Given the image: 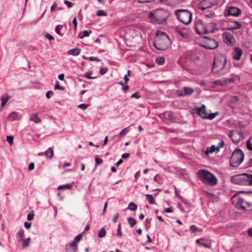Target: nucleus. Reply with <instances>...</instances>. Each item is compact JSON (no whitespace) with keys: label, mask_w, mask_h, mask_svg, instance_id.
<instances>
[{"label":"nucleus","mask_w":252,"mask_h":252,"mask_svg":"<svg viewBox=\"0 0 252 252\" xmlns=\"http://www.w3.org/2000/svg\"><path fill=\"white\" fill-rule=\"evenodd\" d=\"M215 26L214 23H209L204 26L201 24H199L196 26V30L198 34H203L209 32H213Z\"/></svg>","instance_id":"1a4fd4ad"},{"label":"nucleus","mask_w":252,"mask_h":252,"mask_svg":"<svg viewBox=\"0 0 252 252\" xmlns=\"http://www.w3.org/2000/svg\"><path fill=\"white\" fill-rule=\"evenodd\" d=\"M242 54V51L241 49L237 48L234 49L233 54V57L235 60H239Z\"/></svg>","instance_id":"6ab92c4d"},{"label":"nucleus","mask_w":252,"mask_h":252,"mask_svg":"<svg viewBox=\"0 0 252 252\" xmlns=\"http://www.w3.org/2000/svg\"><path fill=\"white\" fill-rule=\"evenodd\" d=\"M193 92V89L190 87H185L182 89L178 90L177 93L178 96H185L191 94Z\"/></svg>","instance_id":"2eb2a0df"},{"label":"nucleus","mask_w":252,"mask_h":252,"mask_svg":"<svg viewBox=\"0 0 252 252\" xmlns=\"http://www.w3.org/2000/svg\"><path fill=\"white\" fill-rule=\"evenodd\" d=\"M62 27H63L62 26L58 25L56 28V32L57 33L60 35H63V34L61 32Z\"/></svg>","instance_id":"a19ab883"},{"label":"nucleus","mask_w":252,"mask_h":252,"mask_svg":"<svg viewBox=\"0 0 252 252\" xmlns=\"http://www.w3.org/2000/svg\"><path fill=\"white\" fill-rule=\"evenodd\" d=\"M45 36L50 41L53 40L54 39V37L52 35H51L50 34H49V33H47Z\"/></svg>","instance_id":"bf43d9fd"},{"label":"nucleus","mask_w":252,"mask_h":252,"mask_svg":"<svg viewBox=\"0 0 252 252\" xmlns=\"http://www.w3.org/2000/svg\"><path fill=\"white\" fill-rule=\"evenodd\" d=\"M72 186L69 184L64 185H62L60 186L58 188V190H62V189H69L71 188Z\"/></svg>","instance_id":"473e14b6"},{"label":"nucleus","mask_w":252,"mask_h":252,"mask_svg":"<svg viewBox=\"0 0 252 252\" xmlns=\"http://www.w3.org/2000/svg\"><path fill=\"white\" fill-rule=\"evenodd\" d=\"M175 14L178 19L183 23L188 25L192 19V14L188 10L178 9L176 11Z\"/></svg>","instance_id":"39448f33"},{"label":"nucleus","mask_w":252,"mask_h":252,"mask_svg":"<svg viewBox=\"0 0 252 252\" xmlns=\"http://www.w3.org/2000/svg\"><path fill=\"white\" fill-rule=\"evenodd\" d=\"M231 181L234 184L246 185V174L234 175L231 177Z\"/></svg>","instance_id":"9b49d317"},{"label":"nucleus","mask_w":252,"mask_h":252,"mask_svg":"<svg viewBox=\"0 0 252 252\" xmlns=\"http://www.w3.org/2000/svg\"><path fill=\"white\" fill-rule=\"evenodd\" d=\"M170 40L168 36L164 32L157 31L154 41V47L158 50L166 49L169 44Z\"/></svg>","instance_id":"f257e3e1"},{"label":"nucleus","mask_w":252,"mask_h":252,"mask_svg":"<svg viewBox=\"0 0 252 252\" xmlns=\"http://www.w3.org/2000/svg\"><path fill=\"white\" fill-rule=\"evenodd\" d=\"M54 155L53 150L51 148H49L45 153V156L47 158H52Z\"/></svg>","instance_id":"bb28decb"},{"label":"nucleus","mask_w":252,"mask_h":252,"mask_svg":"<svg viewBox=\"0 0 252 252\" xmlns=\"http://www.w3.org/2000/svg\"><path fill=\"white\" fill-rule=\"evenodd\" d=\"M34 215L32 214H29L28 215L27 219L28 220H32L33 219Z\"/></svg>","instance_id":"13d9d810"},{"label":"nucleus","mask_w":252,"mask_h":252,"mask_svg":"<svg viewBox=\"0 0 252 252\" xmlns=\"http://www.w3.org/2000/svg\"><path fill=\"white\" fill-rule=\"evenodd\" d=\"M92 31L90 30L89 32L88 31H84L83 35L80 37L81 38H83L85 37L89 36L90 33H92Z\"/></svg>","instance_id":"37998d69"},{"label":"nucleus","mask_w":252,"mask_h":252,"mask_svg":"<svg viewBox=\"0 0 252 252\" xmlns=\"http://www.w3.org/2000/svg\"><path fill=\"white\" fill-rule=\"evenodd\" d=\"M196 243L200 244L206 248H210L211 247V244L208 242H205V240L203 239L196 240Z\"/></svg>","instance_id":"412c9836"},{"label":"nucleus","mask_w":252,"mask_h":252,"mask_svg":"<svg viewBox=\"0 0 252 252\" xmlns=\"http://www.w3.org/2000/svg\"><path fill=\"white\" fill-rule=\"evenodd\" d=\"M20 119V116L16 112H13L10 113L7 117V120L9 121H13L14 120H18Z\"/></svg>","instance_id":"aec40b11"},{"label":"nucleus","mask_w":252,"mask_h":252,"mask_svg":"<svg viewBox=\"0 0 252 252\" xmlns=\"http://www.w3.org/2000/svg\"><path fill=\"white\" fill-rule=\"evenodd\" d=\"M95 162L97 164H100L102 163L103 161L101 158H95Z\"/></svg>","instance_id":"4d7b16f0"},{"label":"nucleus","mask_w":252,"mask_h":252,"mask_svg":"<svg viewBox=\"0 0 252 252\" xmlns=\"http://www.w3.org/2000/svg\"><path fill=\"white\" fill-rule=\"evenodd\" d=\"M197 114L203 119L213 120L218 115V112L208 114L207 112L205 105H202L200 108L197 107L196 109Z\"/></svg>","instance_id":"6e6552de"},{"label":"nucleus","mask_w":252,"mask_h":252,"mask_svg":"<svg viewBox=\"0 0 252 252\" xmlns=\"http://www.w3.org/2000/svg\"><path fill=\"white\" fill-rule=\"evenodd\" d=\"M247 148L250 151H252V137L247 141Z\"/></svg>","instance_id":"c9c22d12"},{"label":"nucleus","mask_w":252,"mask_h":252,"mask_svg":"<svg viewBox=\"0 0 252 252\" xmlns=\"http://www.w3.org/2000/svg\"><path fill=\"white\" fill-rule=\"evenodd\" d=\"M219 151V147H216L215 145H212L210 147H208L206 149L205 153L206 155H208L210 153H212L214 152H218Z\"/></svg>","instance_id":"4be33fe9"},{"label":"nucleus","mask_w":252,"mask_h":252,"mask_svg":"<svg viewBox=\"0 0 252 252\" xmlns=\"http://www.w3.org/2000/svg\"><path fill=\"white\" fill-rule=\"evenodd\" d=\"M176 32L182 37L186 38L189 35V31L187 29L176 28Z\"/></svg>","instance_id":"f3484780"},{"label":"nucleus","mask_w":252,"mask_h":252,"mask_svg":"<svg viewBox=\"0 0 252 252\" xmlns=\"http://www.w3.org/2000/svg\"><path fill=\"white\" fill-rule=\"evenodd\" d=\"M107 71V68H103L100 70L99 73L101 75H104Z\"/></svg>","instance_id":"6e6d98bb"},{"label":"nucleus","mask_w":252,"mask_h":252,"mask_svg":"<svg viewBox=\"0 0 252 252\" xmlns=\"http://www.w3.org/2000/svg\"><path fill=\"white\" fill-rule=\"evenodd\" d=\"M72 23L74 26V28L75 29H76L77 28V19H76V17H75L73 19V21H72Z\"/></svg>","instance_id":"680f3d73"},{"label":"nucleus","mask_w":252,"mask_h":252,"mask_svg":"<svg viewBox=\"0 0 252 252\" xmlns=\"http://www.w3.org/2000/svg\"><path fill=\"white\" fill-rule=\"evenodd\" d=\"M119 214L118 213H117L115 215L114 218H113V222H116L117 220H118V218H119Z\"/></svg>","instance_id":"0e129e2a"},{"label":"nucleus","mask_w":252,"mask_h":252,"mask_svg":"<svg viewBox=\"0 0 252 252\" xmlns=\"http://www.w3.org/2000/svg\"><path fill=\"white\" fill-rule=\"evenodd\" d=\"M30 120L31 121H33L36 124H38L41 121L40 119L38 117L36 114L32 115L30 118Z\"/></svg>","instance_id":"c756f323"},{"label":"nucleus","mask_w":252,"mask_h":252,"mask_svg":"<svg viewBox=\"0 0 252 252\" xmlns=\"http://www.w3.org/2000/svg\"><path fill=\"white\" fill-rule=\"evenodd\" d=\"M78 243H75L74 241L69 244V246L72 250H73L74 252H76V250L77 249V245Z\"/></svg>","instance_id":"58836bf2"},{"label":"nucleus","mask_w":252,"mask_h":252,"mask_svg":"<svg viewBox=\"0 0 252 252\" xmlns=\"http://www.w3.org/2000/svg\"><path fill=\"white\" fill-rule=\"evenodd\" d=\"M31 240L30 238H28L26 239H23L22 240V248L25 249L30 246Z\"/></svg>","instance_id":"cd10ccee"},{"label":"nucleus","mask_w":252,"mask_h":252,"mask_svg":"<svg viewBox=\"0 0 252 252\" xmlns=\"http://www.w3.org/2000/svg\"><path fill=\"white\" fill-rule=\"evenodd\" d=\"M226 59L225 57H222L221 60L215 58L213 64L212 70L215 73H219L225 66Z\"/></svg>","instance_id":"0eeeda50"},{"label":"nucleus","mask_w":252,"mask_h":252,"mask_svg":"<svg viewBox=\"0 0 252 252\" xmlns=\"http://www.w3.org/2000/svg\"><path fill=\"white\" fill-rule=\"evenodd\" d=\"M82 238V234H79L74 239V241L78 243L79 242V241L81 240Z\"/></svg>","instance_id":"a18cd8bd"},{"label":"nucleus","mask_w":252,"mask_h":252,"mask_svg":"<svg viewBox=\"0 0 252 252\" xmlns=\"http://www.w3.org/2000/svg\"><path fill=\"white\" fill-rule=\"evenodd\" d=\"M239 98L237 96L231 95L229 97V101L231 103L235 105L239 104Z\"/></svg>","instance_id":"5701e85b"},{"label":"nucleus","mask_w":252,"mask_h":252,"mask_svg":"<svg viewBox=\"0 0 252 252\" xmlns=\"http://www.w3.org/2000/svg\"><path fill=\"white\" fill-rule=\"evenodd\" d=\"M246 186H252V174H246Z\"/></svg>","instance_id":"c85d7f7f"},{"label":"nucleus","mask_w":252,"mask_h":252,"mask_svg":"<svg viewBox=\"0 0 252 252\" xmlns=\"http://www.w3.org/2000/svg\"><path fill=\"white\" fill-rule=\"evenodd\" d=\"M117 236L119 237H122V231H121V224H119L118 225V230H117Z\"/></svg>","instance_id":"49530a36"},{"label":"nucleus","mask_w":252,"mask_h":252,"mask_svg":"<svg viewBox=\"0 0 252 252\" xmlns=\"http://www.w3.org/2000/svg\"><path fill=\"white\" fill-rule=\"evenodd\" d=\"M24 226L27 229H29L31 227V223L28 222H25L24 223Z\"/></svg>","instance_id":"052dcab7"},{"label":"nucleus","mask_w":252,"mask_h":252,"mask_svg":"<svg viewBox=\"0 0 252 252\" xmlns=\"http://www.w3.org/2000/svg\"><path fill=\"white\" fill-rule=\"evenodd\" d=\"M64 3L67 5L68 8H71L73 6V4L67 0H64Z\"/></svg>","instance_id":"3c124183"},{"label":"nucleus","mask_w":252,"mask_h":252,"mask_svg":"<svg viewBox=\"0 0 252 252\" xmlns=\"http://www.w3.org/2000/svg\"><path fill=\"white\" fill-rule=\"evenodd\" d=\"M96 15L98 16H106L107 13L102 10H99L96 12Z\"/></svg>","instance_id":"79ce46f5"},{"label":"nucleus","mask_w":252,"mask_h":252,"mask_svg":"<svg viewBox=\"0 0 252 252\" xmlns=\"http://www.w3.org/2000/svg\"><path fill=\"white\" fill-rule=\"evenodd\" d=\"M241 11L240 9L236 7L230 6L225 9L224 15L225 16H233L238 17L240 15Z\"/></svg>","instance_id":"f8f14e48"},{"label":"nucleus","mask_w":252,"mask_h":252,"mask_svg":"<svg viewBox=\"0 0 252 252\" xmlns=\"http://www.w3.org/2000/svg\"><path fill=\"white\" fill-rule=\"evenodd\" d=\"M232 202L238 209L243 210L252 209L251 206L248 204V198H244L239 195H234L232 197Z\"/></svg>","instance_id":"20e7f679"},{"label":"nucleus","mask_w":252,"mask_h":252,"mask_svg":"<svg viewBox=\"0 0 252 252\" xmlns=\"http://www.w3.org/2000/svg\"><path fill=\"white\" fill-rule=\"evenodd\" d=\"M80 52H81V50L80 49L74 48V49H70L68 51V53L70 55L77 56V55H79V54L80 53Z\"/></svg>","instance_id":"393cba45"},{"label":"nucleus","mask_w":252,"mask_h":252,"mask_svg":"<svg viewBox=\"0 0 252 252\" xmlns=\"http://www.w3.org/2000/svg\"><path fill=\"white\" fill-rule=\"evenodd\" d=\"M183 0H159V2L167 5L177 4L182 2Z\"/></svg>","instance_id":"a211bd4d"},{"label":"nucleus","mask_w":252,"mask_h":252,"mask_svg":"<svg viewBox=\"0 0 252 252\" xmlns=\"http://www.w3.org/2000/svg\"><path fill=\"white\" fill-rule=\"evenodd\" d=\"M88 107V105L87 104H81L80 105H78V107L80 109H82L83 110H85Z\"/></svg>","instance_id":"09e8293b"},{"label":"nucleus","mask_w":252,"mask_h":252,"mask_svg":"<svg viewBox=\"0 0 252 252\" xmlns=\"http://www.w3.org/2000/svg\"><path fill=\"white\" fill-rule=\"evenodd\" d=\"M131 98H139L140 97V96L138 95V94L137 93H135L131 95Z\"/></svg>","instance_id":"e2e57ef3"},{"label":"nucleus","mask_w":252,"mask_h":252,"mask_svg":"<svg viewBox=\"0 0 252 252\" xmlns=\"http://www.w3.org/2000/svg\"><path fill=\"white\" fill-rule=\"evenodd\" d=\"M53 92L51 91H48L47 92L46 94V96L47 98H50L51 96L53 95Z\"/></svg>","instance_id":"603ef678"},{"label":"nucleus","mask_w":252,"mask_h":252,"mask_svg":"<svg viewBox=\"0 0 252 252\" xmlns=\"http://www.w3.org/2000/svg\"><path fill=\"white\" fill-rule=\"evenodd\" d=\"M106 235V231L104 228H101L98 233V236L100 238L103 237Z\"/></svg>","instance_id":"f704fd0d"},{"label":"nucleus","mask_w":252,"mask_h":252,"mask_svg":"<svg viewBox=\"0 0 252 252\" xmlns=\"http://www.w3.org/2000/svg\"><path fill=\"white\" fill-rule=\"evenodd\" d=\"M189 230L191 232H195L198 230V228L195 225H192L189 227Z\"/></svg>","instance_id":"c03bdc74"},{"label":"nucleus","mask_w":252,"mask_h":252,"mask_svg":"<svg viewBox=\"0 0 252 252\" xmlns=\"http://www.w3.org/2000/svg\"><path fill=\"white\" fill-rule=\"evenodd\" d=\"M9 99V96L7 94H5L4 95H3L1 97V103L0 107L2 108L5 105L6 102L8 101Z\"/></svg>","instance_id":"a878e982"},{"label":"nucleus","mask_w":252,"mask_h":252,"mask_svg":"<svg viewBox=\"0 0 252 252\" xmlns=\"http://www.w3.org/2000/svg\"><path fill=\"white\" fill-rule=\"evenodd\" d=\"M146 200L148 201L150 204H153L154 203V199L153 197L151 194H146Z\"/></svg>","instance_id":"72a5a7b5"},{"label":"nucleus","mask_w":252,"mask_h":252,"mask_svg":"<svg viewBox=\"0 0 252 252\" xmlns=\"http://www.w3.org/2000/svg\"><path fill=\"white\" fill-rule=\"evenodd\" d=\"M127 127H126L124 129H123L120 132V133H119L120 138H121V137H123L124 136H125L127 133Z\"/></svg>","instance_id":"ea45409f"},{"label":"nucleus","mask_w":252,"mask_h":252,"mask_svg":"<svg viewBox=\"0 0 252 252\" xmlns=\"http://www.w3.org/2000/svg\"><path fill=\"white\" fill-rule=\"evenodd\" d=\"M25 232L24 230L20 229L17 232V235L18 236V237L19 238V242H21L22 240H23V238L24 237Z\"/></svg>","instance_id":"7c9ffc66"},{"label":"nucleus","mask_w":252,"mask_h":252,"mask_svg":"<svg viewBox=\"0 0 252 252\" xmlns=\"http://www.w3.org/2000/svg\"><path fill=\"white\" fill-rule=\"evenodd\" d=\"M128 209L131 211H135L137 209V206L133 202H130L128 204Z\"/></svg>","instance_id":"4c0bfd02"},{"label":"nucleus","mask_w":252,"mask_h":252,"mask_svg":"<svg viewBox=\"0 0 252 252\" xmlns=\"http://www.w3.org/2000/svg\"><path fill=\"white\" fill-rule=\"evenodd\" d=\"M129 157V154L128 153H124L122 155V158L124 159H126Z\"/></svg>","instance_id":"69168bd1"},{"label":"nucleus","mask_w":252,"mask_h":252,"mask_svg":"<svg viewBox=\"0 0 252 252\" xmlns=\"http://www.w3.org/2000/svg\"><path fill=\"white\" fill-rule=\"evenodd\" d=\"M224 41L227 45H232L234 41V38L232 34L229 32H225L223 34Z\"/></svg>","instance_id":"dca6fc26"},{"label":"nucleus","mask_w":252,"mask_h":252,"mask_svg":"<svg viewBox=\"0 0 252 252\" xmlns=\"http://www.w3.org/2000/svg\"><path fill=\"white\" fill-rule=\"evenodd\" d=\"M91 72H87L85 74V77L89 79H94L95 78V77L91 76Z\"/></svg>","instance_id":"de8ad7c7"},{"label":"nucleus","mask_w":252,"mask_h":252,"mask_svg":"<svg viewBox=\"0 0 252 252\" xmlns=\"http://www.w3.org/2000/svg\"><path fill=\"white\" fill-rule=\"evenodd\" d=\"M6 140L7 141L10 143V144H11L13 142V137L12 136H7L6 137Z\"/></svg>","instance_id":"8fccbe9b"},{"label":"nucleus","mask_w":252,"mask_h":252,"mask_svg":"<svg viewBox=\"0 0 252 252\" xmlns=\"http://www.w3.org/2000/svg\"><path fill=\"white\" fill-rule=\"evenodd\" d=\"M197 175L200 180L205 184L214 186L218 183L216 177L206 170H199L197 172Z\"/></svg>","instance_id":"7ed1b4c3"},{"label":"nucleus","mask_w":252,"mask_h":252,"mask_svg":"<svg viewBox=\"0 0 252 252\" xmlns=\"http://www.w3.org/2000/svg\"><path fill=\"white\" fill-rule=\"evenodd\" d=\"M34 168V164L33 162H31L28 167V169L29 170H32Z\"/></svg>","instance_id":"864d4df0"},{"label":"nucleus","mask_w":252,"mask_h":252,"mask_svg":"<svg viewBox=\"0 0 252 252\" xmlns=\"http://www.w3.org/2000/svg\"><path fill=\"white\" fill-rule=\"evenodd\" d=\"M165 59L163 57H158L157 58L156 60V62L159 65L163 64L164 63Z\"/></svg>","instance_id":"e433bc0d"},{"label":"nucleus","mask_w":252,"mask_h":252,"mask_svg":"<svg viewBox=\"0 0 252 252\" xmlns=\"http://www.w3.org/2000/svg\"><path fill=\"white\" fill-rule=\"evenodd\" d=\"M215 4L214 0H203L198 4V8L203 11Z\"/></svg>","instance_id":"ddd939ff"},{"label":"nucleus","mask_w":252,"mask_h":252,"mask_svg":"<svg viewBox=\"0 0 252 252\" xmlns=\"http://www.w3.org/2000/svg\"><path fill=\"white\" fill-rule=\"evenodd\" d=\"M229 137L235 143H238L242 137V132L237 130H231Z\"/></svg>","instance_id":"4468645a"},{"label":"nucleus","mask_w":252,"mask_h":252,"mask_svg":"<svg viewBox=\"0 0 252 252\" xmlns=\"http://www.w3.org/2000/svg\"><path fill=\"white\" fill-rule=\"evenodd\" d=\"M242 27L241 24L238 22H233V25L228 28V30L232 31L236 29H240Z\"/></svg>","instance_id":"b1692460"},{"label":"nucleus","mask_w":252,"mask_h":252,"mask_svg":"<svg viewBox=\"0 0 252 252\" xmlns=\"http://www.w3.org/2000/svg\"><path fill=\"white\" fill-rule=\"evenodd\" d=\"M201 45L205 48L214 49L218 47V43L213 38L204 36L201 41Z\"/></svg>","instance_id":"9d476101"},{"label":"nucleus","mask_w":252,"mask_h":252,"mask_svg":"<svg viewBox=\"0 0 252 252\" xmlns=\"http://www.w3.org/2000/svg\"><path fill=\"white\" fill-rule=\"evenodd\" d=\"M64 75L63 74H60L58 75V78L62 81L64 80Z\"/></svg>","instance_id":"774afa93"},{"label":"nucleus","mask_w":252,"mask_h":252,"mask_svg":"<svg viewBox=\"0 0 252 252\" xmlns=\"http://www.w3.org/2000/svg\"><path fill=\"white\" fill-rule=\"evenodd\" d=\"M127 221L131 227H133L136 224L135 220L131 217L127 218Z\"/></svg>","instance_id":"2f4dec72"},{"label":"nucleus","mask_w":252,"mask_h":252,"mask_svg":"<svg viewBox=\"0 0 252 252\" xmlns=\"http://www.w3.org/2000/svg\"><path fill=\"white\" fill-rule=\"evenodd\" d=\"M89 60L90 61H96V62H100V60L97 58H95L94 57H91L89 58Z\"/></svg>","instance_id":"5fc2aeb1"},{"label":"nucleus","mask_w":252,"mask_h":252,"mask_svg":"<svg viewBox=\"0 0 252 252\" xmlns=\"http://www.w3.org/2000/svg\"><path fill=\"white\" fill-rule=\"evenodd\" d=\"M244 155L240 149L235 150L232 154L230 158V164L232 166L237 167L243 161Z\"/></svg>","instance_id":"423d86ee"},{"label":"nucleus","mask_w":252,"mask_h":252,"mask_svg":"<svg viewBox=\"0 0 252 252\" xmlns=\"http://www.w3.org/2000/svg\"><path fill=\"white\" fill-rule=\"evenodd\" d=\"M248 199L249 200L248 204L251 206L252 209V196H250L249 197H248Z\"/></svg>","instance_id":"338daca9"},{"label":"nucleus","mask_w":252,"mask_h":252,"mask_svg":"<svg viewBox=\"0 0 252 252\" xmlns=\"http://www.w3.org/2000/svg\"><path fill=\"white\" fill-rule=\"evenodd\" d=\"M168 16L169 13L167 11L159 9L151 12L148 16V18L152 23L161 24L165 21Z\"/></svg>","instance_id":"f03ea898"}]
</instances>
